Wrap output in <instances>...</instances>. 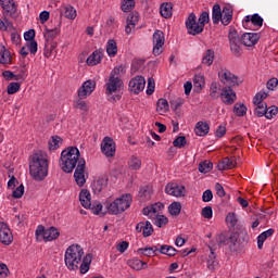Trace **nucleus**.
<instances>
[{
  "label": "nucleus",
  "mask_w": 278,
  "mask_h": 278,
  "mask_svg": "<svg viewBox=\"0 0 278 278\" xmlns=\"http://www.w3.org/2000/svg\"><path fill=\"white\" fill-rule=\"evenodd\" d=\"M21 90V83H10L7 87L8 94H16Z\"/></svg>",
  "instance_id": "obj_50"
},
{
  "label": "nucleus",
  "mask_w": 278,
  "mask_h": 278,
  "mask_svg": "<svg viewBox=\"0 0 278 278\" xmlns=\"http://www.w3.org/2000/svg\"><path fill=\"white\" fill-rule=\"evenodd\" d=\"M219 97H222V101L225 105H233V103H236V92L231 87L223 88Z\"/></svg>",
  "instance_id": "obj_16"
},
{
  "label": "nucleus",
  "mask_w": 278,
  "mask_h": 278,
  "mask_svg": "<svg viewBox=\"0 0 278 278\" xmlns=\"http://www.w3.org/2000/svg\"><path fill=\"white\" fill-rule=\"evenodd\" d=\"M61 142H62V137L53 136L52 140L49 141V150L55 151L56 149H59Z\"/></svg>",
  "instance_id": "obj_46"
},
{
  "label": "nucleus",
  "mask_w": 278,
  "mask_h": 278,
  "mask_svg": "<svg viewBox=\"0 0 278 278\" xmlns=\"http://www.w3.org/2000/svg\"><path fill=\"white\" fill-rule=\"evenodd\" d=\"M238 235L236 232H231L229 235L227 247H229L230 251H238Z\"/></svg>",
  "instance_id": "obj_37"
},
{
  "label": "nucleus",
  "mask_w": 278,
  "mask_h": 278,
  "mask_svg": "<svg viewBox=\"0 0 278 278\" xmlns=\"http://www.w3.org/2000/svg\"><path fill=\"white\" fill-rule=\"evenodd\" d=\"M193 85L194 88H199L200 90H203V88L205 87V77H203V75H195L193 78Z\"/></svg>",
  "instance_id": "obj_45"
},
{
  "label": "nucleus",
  "mask_w": 278,
  "mask_h": 278,
  "mask_svg": "<svg viewBox=\"0 0 278 278\" xmlns=\"http://www.w3.org/2000/svg\"><path fill=\"white\" fill-rule=\"evenodd\" d=\"M233 21V9L231 7H224L222 12V25H229Z\"/></svg>",
  "instance_id": "obj_24"
},
{
  "label": "nucleus",
  "mask_w": 278,
  "mask_h": 278,
  "mask_svg": "<svg viewBox=\"0 0 278 278\" xmlns=\"http://www.w3.org/2000/svg\"><path fill=\"white\" fill-rule=\"evenodd\" d=\"M25 194V187L20 185L12 193L13 199H21Z\"/></svg>",
  "instance_id": "obj_62"
},
{
  "label": "nucleus",
  "mask_w": 278,
  "mask_h": 278,
  "mask_svg": "<svg viewBox=\"0 0 278 278\" xmlns=\"http://www.w3.org/2000/svg\"><path fill=\"white\" fill-rule=\"evenodd\" d=\"M0 64H12V54L10 50L5 49V46H1L0 49Z\"/></svg>",
  "instance_id": "obj_31"
},
{
  "label": "nucleus",
  "mask_w": 278,
  "mask_h": 278,
  "mask_svg": "<svg viewBox=\"0 0 278 278\" xmlns=\"http://www.w3.org/2000/svg\"><path fill=\"white\" fill-rule=\"evenodd\" d=\"M186 136H179L173 141L174 147H177V149H184V147H186Z\"/></svg>",
  "instance_id": "obj_58"
},
{
  "label": "nucleus",
  "mask_w": 278,
  "mask_h": 278,
  "mask_svg": "<svg viewBox=\"0 0 278 278\" xmlns=\"http://www.w3.org/2000/svg\"><path fill=\"white\" fill-rule=\"evenodd\" d=\"M75 110H81V112H88V103L84 101L81 98H79L75 103H74Z\"/></svg>",
  "instance_id": "obj_52"
},
{
  "label": "nucleus",
  "mask_w": 278,
  "mask_h": 278,
  "mask_svg": "<svg viewBox=\"0 0 278 278\" xmlns=\"http://www.w3.org/2000/svg\"><path fill=\"white\" fill-rule=\"evenodd\" d=\"M154 225H156V227H166V225H168V217L164 215H156Z\"/></svg>",
  "instance_id": "obj_54"
},
{
  "label": "nucleus",
  "mask_w": 278,
  "mask_h": 278,
  "mask_svg": "<svg viewBox=\"0 0 278 278\" xmlns=\"http://www.w3.org/2000/svg\"><path fill=\"white\" fill-rule=\"evenodd\" d=\"M168 212L172 216H179L181 214V202H173L168 206Z\"/></svg>",
  "instance_id": "obj_38"
},
{
  "label": "nucleus",
  "mask_w": 278,
  "mask_h": 278,
  "mask_svg": "<svg viewBox=\"0 0 278 278\" xmlns=\"http://www.w3.org/2000/svg\"><path fill=\"white\" fill-rule=\"evenodd\" d=\"M106 53L109 58H116L118 53V46L116 45V40L110 39L106 43Z\"/></svg>",
  "instance_id": "obj_32"
},
{
  "label": "nucleus",
  "mask_w": 278,
  "mask_h": 278,
  "mask_svg": "<svg viewBox=\"0 0 278 278\" xmlns=\"http://www.w3.org/2000/svg\"><path fill=\"white\" fill-rule=\"evenodd\" d=\"M137 233H142L143 238H149L153 236V225L151 222H140L136 226Z\"/></svg>",
  "instance_id": "obj_18"
},
{
  "label": "nucleus",
  "mask_w": 278,
  "mask_h": 278,
  "mask_svg": "<svg viewBox=\"0 0 278 278\" xmlns=\"http://www.w3.org/2000/svg\"><path fill=\"white\" fill-rule=\"evenodd\" d=\"M60 238V230L55 227H50L46 229L43 240L45 242H51L53 240H58Z\"/></svg>",
  "instance_id": "obj_26"
},
{
  "label": "nucleus",
  "mask_w": 278,
  "mask_h": 278,
  "mask_svg": "<svg viewBox=\"0 0 278 278\" xmlns=\"http://www.w3.org/2000/svg\"><path fill=\"white\" fill-rule=\"evenodd\" d=\"M223 20V10L220 9V4L216 3L213 5L212 10V21L214 25H218Z\"/></svg>",
  "instance_id": "obj_27"
},
{
  "label": "nucleus",
  "mask_w": 278,
  "mask_h": 278,
  "mask_svg": "<svg viewBox=\"0 0 278 278\" xmlns=\"http://www.w3.org/2000/svg\"><path fill=\"white\" fill-rule=\"evenodd\" d=\"M90 200H91L90 191H88V189H83L79 193V201L83 207H85L86 210L92 207V203L90 202Z\"/></svg>",
  "instance_id": "obj_25"
},
{
  "label": "nucleus",
  "mask_w": 278,
  "mask_h": 278,
  "mask_svg": "<svg viewBox=\"0 0 278 278\" xmlns=\"http://www.w3.org/2000/svg\"><path fill=\"white\" fill-rule=\"evenodd\" d=\"M43 36L46 39V43L58 45V41H55V38L60 36V24H58L53 28L46 27Z\"/></svg>",
  "instance_id": "obj_17"
},
{
  "label": "nucleus",
  "mask_w": 278,
  "mask_h": 278,
  "mask_svg": "<svg viewBox=\"0 0 278 278\" xmlns=\"http://www.w3.org/2000/svg\"><path fill=\"white\" fill-rule=\"evenodd\" d=\"M164 33L162 30H156L153 34V54L154 55H161L162 53V47H164Z\"/></svg>",
  "instance_id": "obj_15"
},
{
  "label": "nucleus",
  "mask_w": 278,
  "mask_h": 278,
  "mask_svg": "<svg viewBox=\"0 0 278 278\" xmlns=\"http://www.w3.org/2000/svg\"><path fill=\"white\" fill-rule=\"evenodd\" d=\"M131 194L126 193L115 199L113 202H104V207L105 210H108L109 214L118 216V214H123V212H126V210H129V207H131Z\"/></svg>",
  "instance_id": "obj_5"
},
{
  "label": "nucleus",
  "mask_w": 278,
  "mask_h": 278,
  "mask_svg": "<svg viewBox=\"0 0 278 278\" xmlns=\"http://www.w3.org/2000/svg\"><path fill=\"white\" fill-rule=\"evenodd\" d=\"M129 266L134 270H142L144 268H148L147 262H143V261L138 260V258L129 261Z\"/></svg>",
  "instance_id": "obj_36"
},
{
  "label": "nucleus",
  "mask_w": 278,
  "mask_h": 278,
  "mask_svg": "<svg viewBox=\"0 0 278 278\" xmlns=\"http://www.w3.org/2000/svg\"><path fill=\"white\" fill-rule=\"evenodd\" d=\"M254 105H256L254 111L255 116H258V118H262V116H265L268 105L266 103L254 104Z\"/></svg>",
  "instance_id": "obj_43"
},
{
  "label": "nucleus",
  "mask_w": 278,
  "mask_h": 278,
  "mask_svg": "<svg viewBox=\"0 0 278 278\" xmlns=\"http://www.w3.org/2000/svg\"><path fill=\"white\" fill-rule=\"evenodd\" d=\"M141 167L142 161L136 155L130 156L128 161V168H130V170H140Z\"/></svg>",
  "instance_id": "obj_34"
},
{
  "label": "nucleus",
  "mask_w": 278,
  "mask_h": 278,
  "mask_svg": "<svg viewBox=\"0 0 278 278\" xmlns=\"http://www.w3.org/2000/svg\"><path fill=\"white\" fill-rule=\"evenodd\" d=\"M159 251L162 255H168V257H175L177 255V249L172 245H161Z\"/></svg>",
  "instance_id": "obj_35"
},
{
  "label": "nucleus",
  "mask_w": 278,
  "mask_h": 278,
  "mask_svg": "<svg viewBox=\"0 0 278 278\" xmlns=\"http://www.w3.org/2000/svg\"><path fill=\"white\" fill-rule=\"evenodd\" d=\"M94 88H97V83L94 80L85 81L78 89L79 99H86L87 97H90V94L94 92Z\"/></svg>",
  "instance_id": "obj_14"
},
{
  "label": "nucleus",
  "mask_w": 278,
  "mask_h": 278,
  "mask_svg": "<svg viewBox=\"0 0 278 278\" xmlns=\"http://www.w3.org/2000/svg\"><path fill=\"white\" fill-rule=\"evenodd\" d=\"M152 211V216H160L161 210H164V204L162 202L155 203L150 206Z\"/></svg>",
  "instance_id": "obj_60"
},
{
  "label": "nucleus",
  "mask_w": 278,
  "mask_h": 278,
  "mask_svg": "<svg viewBox=\"0 0 278 278\" xmlns=\"http://www.w3.org/2000/svg\"><path fill=\"white\" fill-rule=\"evenodd\" d=\"M160 13L163 18H170L173 16V3L164 2L161 4Z\"/></svg>",
  "instance_id": "obj_29"
},
{
  "label": "nucleus",
  "mask_w": 278,
  "mask_h": 278,
  "mask_svg": "<svg viewBox=\"0 0 278 278\" xmlns=\"http://www.w3.org/2000/svg\"><path fill=\"white\" fill-rule=\"evenodd\" d=\"M212 168H214V164L210 161H204L202 163L199 164V172L200 173H210V170H212Z\"/></svg>",
  "instance_id": "obj_47"
},
{
  "label": "nucleus",
  "mask_w": 278,
  "mask_h": 278,
  "mask_svg": "<svg viewBox=\"0 0 278 278\" xmlns=\"http://www.w3.org/2000/svg\"><path fill=\"white\" fill-rule=\"evenodd\" d=\"M129 90L135 94H140L142 90H144V86H147V80L142 76H136L129 81Z\"/></svg>",
  "instance_id": "obj_11"
},
{
  "label": "nucleus",
  "mask_w": 278,
  "mask_h": 278,
  "mask_svg": "<svg viewBox=\"0 0 278 278\" xmlns=\"http://www.w3.org/2000/svg\"><path fill=\"white\" fill-rule=\"evenodd\" d=\"M220 90V85L216 81H213L210 87V97L213 99H218L220 97V93L218 91Z\"/></svg>",
  "instance_id": "obj_42"
},
{
  "label": "nucleus",
  "mask_w": 278,
  "mask_h": 278,
  "mask_svg": "<svg viewBox=\"0 0 278 278\" xmlns=\"http://www.w3.org/2000/svg\"><path fill=\"white\" fill-rule=\"evenodd\" d=\"M218 77L220 79V83L228 86V88H231L232 86H240V83L238 81V76L230 73L229 70H222L218 73Z\"/></svg>",
  "instance_id": "obj_9"
},
{
  "label": "nucleus",
  "mask_w": 278,
  "mask_h": 278,
  "mask_svg": "<svg viewBox=\"0 0 278 278\" xmlns=\"http://www.w3.org/2000/svg\"><path fill=\"white\" fill-rule=\"evenodd\" d=\"M84 248L79 244H72L65 252V265L68 270H80V275H86L92 264V254H87L84 258ZM83 260V262H81Z\"/></svg>",
  "instance_id": "obj_1"
},
{
  "label": "nucleus",
  "mask_w": 278,
  "mask_h": 278,
  "mask_svg": "<svg viewBox=\"0 0 278 278\" xmlns=\"http://www.w3.org/2000/svg\"><path fill=\"white\" fill-rule=\"evenodd\" d=\"M101 151L106 157L116 155V143L111 137H104L101 143Z\"/></svg>",
  "instance_id": "obj_10"
},
{
  "label": "nucleus",
  "mask_w": 278,
  "mask_h": 278,
  "mask_svg": "<svg viewBox=\"0 0 278 278\" xmlns=\"http://www.w3.org/2000/svg\"><path fill=\"white\" fill-rule=\"evenodd\" d=\"M198 23L205 28V24L210 23V13L207 11H203L199 16Z\"/></svg>",
  "instance_id": "obj_57"
},
{
  "label": "nucleus",
  "mask_w": 278,
  "mask_h": 278,
  "mask_svg": "<svg viewBox=\"0 0 278 278\" xmlns=\"http://www.w3.org/2000/svg\"><path fill=\"white\" fill-rule=\"evenodd\" d=\"M229 42H230V50L236 58H240L242 55V39H240V36L238 35V30L232 29L228 34Z\"/></svg>",
  "instance_id": "obj_6"
},
{
  "label": "nucleus",
  "mask_w": 278,
  "mask_h": 278,
  "mask_svg": "<svg viewBox=\"0 0 278 278\" xmlns=\"http://www.w3.org/2000/svg\"><path fill=\"white\" fill-rule=\"evenodd\" d=\"M217 242L219 247H227V244H229V235L227 232H222L217 238Z\"/></svg>",
  "instance_id": "obj_55"
},
{
  "label": "nucleus",
  "mask_w": 278,
  "mask_h": 278,
  "mask_svg": "<svg viewBox=\"0 0 278 278\" xmlns=\"http://www.w3.org/2000/svg\"><path fill=\"white\" fill-rule=\"evenodd\" d=\"M226 223L230 227H235L236 225H238V217H236V213H228V215L226 216Z\"/></svg>",
  "instance_id": "obj_59"
},
{
  "label": "nucleus",
  "mask_w": 278,
  "mask_h": 278,
  "mask_svg": "<svg viewBox=\"0 0 278 278\" xmlns=\"http://www.w3.org/2000/svg\"><path fill=\"white\" fill-rule=\"evenodd\" d=\"M278 113V108L276 105H271L269 106L266 111H265V118H273L274 116H276V114Z\"/></svg>",
  "instance_id": "obj_61"
},
{
  "label": "nucleus",
  "mask_w": 278,
  "mask_h": 278,
  "mask_svg": "<svg viewBox=\"0 0 278 278\" xmlns=\"http://www.w3.org/2000/svg\"><path fill=\"white\" fill-rule=\"evenodd\" d=\"M211 255H208L207 260V268L208 270H215L218 262H216V254L214 253V249L210 248Z\"/></svg>",
  "instance_id": "obj_39"
},
{
  "label": "nucleus",
  "mask_w": 278,
  "mask_h": 278,
  "mask_svg": "<svg viewBox=\"0 0 278 278\" xmlns=\"http://www.w3.org/2000/svg\"><path fill=\"white\" fill-rule=\"evenodd\" d=\"M0 5L9 16H14V14H16V3L14 0H0Z\"/></svg>",
  "instance_id": "obj_20"
},
{
  "label": "nucleus",
  "mask_w": 278,
  "mask_h": 278,
  "mask_svg": "<svg viewBox=\"0 0 278 278\" xmlns=\"http://www.w3.org/2000/svg\"><path fill=\"white\" fill-rule=\"evenodd\" d=\"M156 108L157 110H160V112H163L164 114H166V112H168L169 110L168 100L164 98L159 99L156 102Z\"/></svg>",
  "instance_id": "obj_44"
},
{
  "label": "nucleus",
  "mask_w": 278,
  "mask_h": 278,
  "mask_svg": "<svg viewBox=\"0 0 278 278\" xmlns=\"http://www.w3.org/2000/svg\"><path fill=\"white\" fill-rule=\"evenodd\" d=\"M202 64H206V66H212V64H214V50H206V53L202 59Z\"/></svg>",
  "instance_id": "obj_40"
},
{
  "label": "nucleus",
  "mask_w": 278,
  "mask_h": 278,
  "mask_svg": "<svg viewBox=\"0 0 278 278\" xmlns=\"http://www.w3.org/2000/svg\"><path fill=\"white\" fill-rule=\"evenodd\" d=\"M214 212L212 211V206H205L204 208H202V216L203 218H212Z\"/></svg>",
  "instance_id": "obj_64"
},
{
  "label": "nucleus",
  "mask_w": 278,
  "mask_h": 278,
  "mask_svg": "<svg viewBox=\"0 0 278 278\" xmlns=\"http://www.w3.org/2000/svg\"><path fill=\"white\" fill-rule=\"evenodd\" d=\"M257 40H260L257 33H245L241 36V42L244 47H253L257 45Z\"/></svg>",
  "instance_id": "obj_19"
},
{
  "label": "nucleus",
  "mask_w": 278,
  "mask_h": 278,
  "mask_svg": "<svg viewBox=\"0 0 278 278\" xmlns=\"http://www.w3.org/2000/svg\"><path fill=\"white\" fill-rule=\"evenodd\" d=\"M139 17L138 14H129L127 17V24L131 25V27H136L138 24Z\"/></svg>",
  "instance_id": "obj_63"
},
{
  "label": "nucleus",
  "mask_w": 278,
  "mask_h": 278,
  "mask_svg": "<svg viewBox=\"0 0 278 278\" xmlns=\"http://www.w3.org/2000/svg\"><path fill=\"white\" fill-rule=\"evenodd\" d=\"M108 188V176L100 177L92 184V190L94 194H101V191Z\"/></svg>",
  "instance_id": "obj_21"
},
{
  "label": "nucleus",
  "mask_w": 278,
  "mask_h": 278,
  "mask_svg": "<svg viewBox=\"0 0 278 278\" xmlns=\"http://www.w3.org/2000/svg\"><path fill=\"white\" fill-rule=\"evenodd\" d=\"M86 160L80 159L74 172V179L80 188L86 184Z\"/></svg>",
  "instance_id": "obj_8"
},
{
  "label": "nucleus",
  "mask_w": 278,
  "mask_h": 278,
  "mask_svg": "<svg viewBox=\"0 0 278 278\" xmlns=\"http://www.w3.org/2000/svg\"><path fill=\"white\" fill-rule=\"evenodd\" d=\"M251 23L255 27H262V25H264V18H262L260 14L255 13L251 16Z\"/></svg>",
  "instance_id": "obj_56"
},
{
  "label": "nucleus",
  "mask_w": 278,
  "mask_h": 278,
  "mask_svg": "<svg viewBox=\"0 0 278 278\" xmlns=\"http://www.w3.org/2000/svg\"><path fill=\"white\" fill-rule=\"evenodd\" d=\"M58 47V43H45L43 55L45 58H51L53 51Z\"/></svg>",
  "instance_id": "obj_48"
},
{
  "label": "nucleus",
  "mask_w": 278,
  "mask_h": 278,
  "mask_svg": "<svg viewBox=\"0 0 278 278\" xmlns=\"http://www.w3.org/2000/svg\"><path fill=\"white\" fill-rule=\"evenodd\" d=\"M273 233H275V229L269 228L268 230L262 232L257 237V247H258L260 250H262V248L264 247V242H266V239L270 238V236H273Z\"/></svg>",
  "instance_id": "obj_33"
},
{
  "label": "nucleus",
  "mask_w": 278,
  "mask_h": 278,
  "mask_svg": "<svg viewBox=\"0 0 278 278\" xmlns=\"http://www.w3.org/2000/svg\"><path fill=\"white\" fill-rule=\"evenodd\" d=\"M186 27L190 36H199V34H203V29H205L200 22H197V14L194 13L189 14L186 21Z\"/></svg>",
  "instance_id": "obj_7"
},
{
  "label": "nucleus",
  "mask_w": 278,
  "mask_h": 278,
  "mask_svg": "<svg viewBox=\"0 0 278 278\" xmlns=\"http://www.w3.org/2000/svg\"><path fill=\"white\" fill-rule=\"evenodd\" d=\"M151 194H153V187L150 185L143 186L139 190V197H143V199H151Z\"/></svg>",
  "instance_id": "obj_41"
},
{
  "label": "nucleus",
  "mask_w": 278,
  "mask_h": 278,
  "mask_svg": "<svg viewBox=\"0 0 278 278\" xmlns=\"http://www.w3.org/2000/svg\"><path fill=\"white\" fill-rule=\"evenodd\" d=\"M268 93L264 92V91H260L255 94V97L253 98V103L254 104H262V103H266L264 102V99H267Z\"/></svg>",
  "instance_id": "obj_53"
},
{
  "label": "nucleus",
  "mask_w": 278,
  "mask_h": 278,
  "mask_svg": "<svg viewBox=\"0 0 278 278\" xmlns=\"http://www.w3.org/2000/svg\"><path fill=\"white\" fill-rule=\"evenodd\" d=\"M29 173L36 181H42L49 175L47 153L39 151L33 155V160L29 163Z\"/></svg>",
  "instance_id": "obj_2"
},
{
  "label": "nucleus",
  "mask_w": 278,
  "mask_h": 278,
  "mask_svg": "<svg viewBox=\"0 0 278 278\" xmlns=\"http://www.w3.org/2000/svg\"><path fill=\"white\" fill-rule=\"evenodd\" d=\"M233 112L237 116H244L247 114V105L236 103L233 106Z\"/></svg>",
  "instance_id": "obj_51"
},
{
  "label": "nucleus",
  "mask_w": 278,
  "mask_h": 278,
  "mask_svg": "<svg viewBox=\"0 0 278 278\" xmlns=\"http://www.w3.org/2000/svg\"><path fill=\"white\" fill-rule=\"evenodd\" d=\"M121 73H125V66L123 65L115 67L106 81V94L110 97V101H121V90L124 86Z\"/></svg>",
  "instance_id": "obj_3"
},
{
  "label": "nucleus",
  "mask_w": 278,
  "mask_h": 278,
  "mask_svg": "<svg viewBox=\"0 0 278 278\" xmlns=\"http://www.w3.org/2000/svg\"><path fill=\"white\" fill-rule=\"evenodd\" d=\"M165 192L172 197H186V187L176 182H168L165 187Z\"/></svg>",
  "instance_id": "obj_13"
},
{
  "label": "nucleus",
  "mask_w": 278,
  "mask_h": 278,
  "mask_svg": "<svg viewBox=\"0 0 278 278\" xmlns=\"http://www.w3.org/2000/svg\"><path fill=\"white\" fill-rule=\"evenodd\" d=\"M136 8V0H124L122 3L123 12H131V9Z\"/></svg>",
  "instance_id": "obj_49"
},
{
  "label": "nucleus",
  "mask_w": 278,
  "mask_h": 278,
  "mask_svg": "<svg viewBox=\"0 0 278 278\" xmlns=\"http://www.w3.org/2000/svg\"><path fill=\"white\" fill-rule=\"evenodd\" d=\"M62 14L65 18H70V21H75V18H77V11L71 4L62 8Z\"/></svg>",
  "instance_id": "obj_30"
},
{
  "label": "nucleus",
  "mask_w": 278,
  "mask_h": 278,
  "mask_svg": "<svg viewBox=\"0 0 278 278\" xmlns=\"http://www.w3.org/2000/svg\"><path fill=\"white\" fill-rule=\"evenodd\" d=\"M218 170H231L236 168V157H225L217 164Z\"/></svg>",
  "instance_id": "obj_22"
},
{
  "label": "nucleus",
  "mask_w": 278,
  "mask_h": 278,
  "mask_svg": "<svg viewBox=\"0 0 278 278\" xmlns=\"http://www.w3.org/2000/svg\"><path fill=\"white\" fill-rule=\"evenodd\" d=\"M14 241V237L12 236V230H10V227L8 224L1 222L0 223V242L2 244L9 245L12 244Z\"/></svg>",
  "instance_id": "obj_12"
},
{
  "label": "nucleus",
  "mask_w": 278,
  "mask_h": 278,
  "mask_svg": "<svg viewBox=\"0 0 278 278\" xmlns=\"http://www.w3.org/2000/svg\"><path fill=\"white\" fill-rule=\"evenodd\" d=\"M103 60V50L93 51L87 59L88 66H97Z\"/></svg>",
  "instance_id": "obj_23"
},
{
  "label": "nucleus",
  "mask_w": 278,
  "mask_h": 278,
  "mask_svg": "<svg viewBox=\"0 0 278 278\" xmlns=\"http://www.w3.org/2000/svg\"><path fill=\"white\" fill-rule=\"evenodd\" d=\"M79 149L70 147L61 152L60 167L63 173H73L75 166L79 164Z\"/></svg>",
  "instance_id": "obj_4"
},
{
  "label": "nucleus",
  "mask_w": 278,
  "mask_h": 278,
  "mask_svg": "<svg viewBox=\"0 0 278 278\" xmlns=\"http://www.w3.org/2000/svg\"><path fill=\"white\" fill-rule=\"evenodd\" d=\"M194 131L197 136H207V134H210V124L206 122H198Z\"/></svg>",
  "instance_id": "obj_28"
}]
</instances>
